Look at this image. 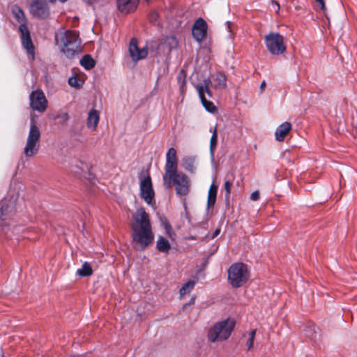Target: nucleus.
I'll list each match as a JSON object with an SVG mask.
<instances>
[{"instance_id": "nucleus-1", "label": "nucleus", "mask_w": 357, "mask_h": 357, "mask_svg": "<svg viewBox=\"0 0 357 357\" xmlns=\"http://www.w3.org/2000/svg\"><path fill=\"white\" fill-rule=\"evenodd\" d=\"M131 228L132 241L139 246L141 250L145 249L153 243L154 234L152 231L149 215L144 208H137L133 214Z\"/></svg>"}, {"instance_id": "nucleus-2", "label": "nucleus", "mask_w": 357, "mask_h": 357, "mask_svg": "<svg viewBox=\"0 0 357 357\" xmlns=\"http://www.w3.org/2000/svg\"><path fill=\"white\" fill-rule=\"evenodd\" d=\"M54 39L61 52L68 59L74 58L82 51L81 40L75 31L59 30L56 32Z\"/></svg>"}, {"instance_id": "nucleus-3", "label": "nucleus", "mask_w": 357, "mask_h": 357, "mask_svg": "<svg viewBox=\"0 0 357 357\" xmlns=\"http://www.w3.org/2000/svg\"><path fill=\"white\" fill-rule=\"evenodd\" d=\"M163 181L166 188H170L175 185L176 192L179 196H185L189 192L190 180L182 172H172L169 176L165 174Z\"/></svg>"}, {"instance_id": "nucleus-4", "label": "nucleus", "mask_w": 357, "mask_h": 357, "mask_svg": "<svg viewBox=\"0 0 357 357\" xmlns=\"http://www.w3.org/2000/svg\"><path fill=\"white\" fill-rule=\"evenodd\" d=\"M234 326V321L230 319L215 324L208 331V340L212 342L227 340L230 336Z\"/></svg>"}, {"instance_id": "nucleus-5", "label": "nucleus", "mask_w": 357, "mask_h": 357, "mask_svg": "<svg viewBox=\"0 0 357 357\" xmlns=\"http://www.w3.org/2000/svg\"><path fill=\"white\" fill-rule=\"evenodd\" d=\"M228 282L234 288L242 287L249 278L248 267L243 263H234L229 268Z\"/></svg>"}, {"instance_id": "nucleus-6", "label": "nucleus", "mask_w": 357, "mask_h": 357, "mask_svg": "<svg viewBox=\"0 0 357 357\" xmlns=\"http://www.w3.org/2000/svg\"><path fill=\"white\" fill-rule=\"evenodd\" d=\"M40 132L36 126L35 120L31 119L30 129L24 148V154L26 158H31L36 155L40 149Z\"/></svg>"}, {"instance_id": "nucleus-7", "label": "nucleus", "mask_w": 357, "mask_h": 357, "mask_svg": "<svg viewBox=\"0 0 357 357\" xmlns=\"http://www.w3.org/2000/svg\"><path fill=\"white\" fill-rule=\"evenodd\" d=\"M13 13L17 20L20 23L19 31L21 34L22 45L28 53H33V45L31 39L30 33L26 24V19L24 12L22 9L17 7L13 10Z\"/></svg>"}, {"instance_id": "nucleus-8", "label": "nucleus", "mask_w": 357, "mask_h": 357, "mask_svg": "<svg viewBox=\"0 0 357 357\" xmlns=\"http://www.w3.org/2000/svg\"><path fill=\"white\" fill-rule=\"evenodd\" d=\"M265 44L273 55H280L286 51L284 38L278 33H269L265 36Z\"/></svg>"}, {"instance_id": "nucleus-9", "label": "nucleus", "mask_w": 357, "mask_h": 357, "mask_svg": "<svg viewBox=\"0 0 357 357\" xmlns=\"http://www.w3.org/2000/svg\"><path fill=\"white\" fill-rule=\"evenodd\" d=\"M210 83L211 80L209 79H205L204 83L197 84L195 85V87L199 93L203 106L208 112L213 113L216 110V107L212 102L207 100L205 96V93H207L208 97H211V93L209 89Z\"/></svg>"}, {"instance_id": "nucleus-10", "label": "nucleus", "mask_w": 357, "mask_h": 357, "mask_svg": "<svg viewBox=\"0 0 357 357\" xmlns=\"http://www.w3.org/2000/svg\"><path fill=\"white\" fill-rule=\"evenodd\" d=\"M31 108L38 112H44L47 107V100L41 90L31 91L29 95Z\"/></svg>"}, {"instance_id": "nucleus-11", "label": "nucleus", "mask_w": 357, "mask_h": 357, "mask_svg": "<svg viewBox=\"0 0 357 357\" xmlns=\"http://www.w3.org/2000/svg\"><path fill=\"white\" fill-rule=\"evenodd\" d=\"M140 179V195L147 204L151 205L154 200V191L152 186L151 178L149 175Z\"/></svg>"}, {"instance_id": "nucleus-12", "label": "nucleus", "mask_w": 357, "mask_h": 357, "mask_svg": "<svg viewBox=\"0 0 357 357\" xmlns=\"http://www.w3.org/2000/svg\"><path fill=\"white\" fill-rule=\"evenodd\" d=\"M31 13L39 18H46L49 15L50 11L47 3L44 0H35L30 5Z\"/></svg>"}, {"instance_id": "nucleus-13", "label": "nucleus", "mask_w": 357, "mask_h": 357, "mask_svg": "<svg viewBox=\"0 0 357 357\" xmlns=\"http://www.w3.org/2000/svg\"><path fill=\"white\" fill-rule=\"evenodd\" d=\"M129 52L132 60L136 62L147 56L148 49L146 46L142 48L139 47L137 40L132 38L130 42Z\"/></svg>"}, {"instance_id": "nucleus-14", "label": "nucleus", "mask_w": 357, "mask_h": 357, "mask_svg": "<svg viewBox=\"0 0 357 357\" xmlns=\"http://www.w3.org/2000/svg\"><path fill=\"white\" fill-rule=\"evenodd\" d=\"M192 36L199 43L202 42L206 37L207 24L202 18L197 19L192 29Z\"/></svg>"}, {"instance_id": "nucleus-15", "label": "nucleus", "mask_w": 357, "mask_h": 357, "mask_svg": "<svg viewBox=\"0 0 357 357\" xmlns=\"http://www.w3.org/2000/svg\"><path fill=\"white\" fill-rule=\"evenodd\" d=\"M176 150L174 148L169 149L166 154V163L165 166V174L170 175L172 172L177 171Z\"/></svg>"}, {"instance_id": "nucleus-16", "label": "nucleus", "mask_w": 357, "mask_h": 357, "mask_svg": "<svg viewBox=\"0 0 357 357\" xmlns=\"http://www.w3.org/2000/svg\"><path fill=\"white\" fill-rule=\"evenodd\" d=\"M139 0H116L118 10L122 13L134 12L138 6Z\"/></svg>"}, {"instance_id": "nucleus-17", "label": "nucleus", "mask_w": 357, "mask_h": 357, "mask_svg": "<svg viewBox=\"0 0 357 357\" xmlns=\"http://www.w3.org/2000/svg\"><path fill=\"white\" fill-rule=\"evenodd\" d=\"M291 130V124L289 122L282 123L277 128L275 132V139L278 142H282Z\"/></svg>"}, {"instance_id": "nucleus-18", "label": "nucleus", "mask_w": 357, "mask_h": 357, "mask_svg": "<svg viewBox=\"0 0 357 357\" xmlns=\"http://www.w3.org/2000/svg\"><path fill=\"white\" fill-rule=\"evenodd\" d=\"M196 158L195 156L187 155L182 159V166L188 172L194 173L196 169Z\"/></svg>"}, {"instance_id": "nucleus-19", "label": "nucleus", "mask_w": 357, "mask_h": 357, "mask_svg": "<svg viewBox=\"0 0 357 357\" xmlns=\"http://www.w3.org/2000/svg\"><path fill=\"white\" fill-rule=\"evenodd\" d=\"M218 192V185L212 183L209 188L207 197V208L209 209L213 207L216 202V197Z\"/></svg>"}, {"instance_id": "nucleus-20", "label": "nucleus", "mask_w": 357, "mask_h": 357, "mask_svg": "<svg viewBox=\"0 0 357 357\" xmlns=\"http://www.w3.org/2000/svg\"><path fill=\"white\" fill-rule=\"evenodd\" d=\"M100 119L99 112L96 109H91L87 118V126L96 130Z\"/></svg>"}, {"instance_id": "nucleus-21", "label": "nucleus", "mask_w": 357, "mask_h": 357, "mask_svg": "<svg viewBox=\"0 0 357 357\" xmlns=\"http://www.w3.org/2000/svg\"><path fill=\"white\" fill-rule=\"evenodd\" d=\"M156 248L161 252H168L171 248V245L167 239L162 236H159L156 242Z\"/></svg>"}, {"instance_id": "nucleus-22", "label": "nucleus", "mask_w": 357, "mask_h": 357, "mask_svg": "<svg viewBox=\"0 0 357 357\" xmlns=\"http://www.w3.org/2000/svg\"><path fill=\"white\" fill-rule=\"evenodd\" d=\"M213 81L214 87L216 89H225L227 86V77L222 73L216 74Z\"/></svg>"}, {"instance_id": "nucleus-23", "label": "nucleus", "mask_w": 357, "mask_h": 357, "mask_svg": "<svg viewBox=\"0 0 357 357\" xmlns=\"http://www.w3.org/2000/svg\"><path fill=\"white\" fill-rule=\"evenodd\" d=\"M81 66L86 70H91L95 66V61L91 55L86 54L80 60Z\"/></svg>"}, {"instance_id": "nucleus-24", "label": "nucleus", "mask_w": 357, "mask_h": 357, "mask_svg": "<svg viewBox=\"0 0 357 357\" xmlns=\"http://www.w3.org/2000/svg\"><path fill=\"white\" fill-rule=\"evenodd\" d=\"M93 271L88 262H84L81 268L77 271V274L81 277H87L92 275Z\"/></svg>"}, {"instance_id": "nucleus-25", "label": "nucleus", "mask_w": 357, "mask_h": 357, "mask_svg": "<svg viewBox=\"0 0 357 357\" xmlns=\"http://www.w3.org/2000/svg\"><path fill=\"white\" fill-rule=\"evenodd\" d=\"M164 45L168 47L169 52H170L177 47L178 41L175 36H169L165 38Z\"/></svg>"}, {"instance_id": "nucleus-26", "label": "nucleus", "mask_w": 357, "mask_h": 357, "mask_svg": "<svg viewBox=\"0 0 357 357\" xmlns=\"http://www.w3.org/2000/svg\"><path fill=\"white\" fill-rule=\"evenodd\" d=\"M195 285V282L190 280L185 283L183 286L180 289V295L183 296L187 294H189Z\"/></svg>"}, {"instance_id": "nucleus-27", "label": "nucleus", "mask_w": 357, "mask_h": 357, "mask_svg": "<svg viewBox=\"0 0 357 357\" xmlns=\"http://www.w3.org/2000/svg\"><path fill=\"white\" fill-rule=\"evenodd\" d=\"M218 142V133H217V126L215 127L214 130L213 132L212 136L210 140V151L211 155H213L215 149L217 146Z\"/></svg>"}, {"instance_id": "nucleus-28", "label": "nucleus", "mask_w": 357, "mask_h": 357, "mask_svg": "<svg viewBox=\"0 0 357 357\" xmlns=\"http://www.w3.org/2000/svg\"><path fill=\"white\" fill-rule=\"evenodd\" d=\"M82 81L76 76L70 77L68 79L69 85L75 89H80L82 86Z\"/></svg>"}, {"instance_id": "nucleus-29", "label": "nucleus", "mask_w": 357, "mask_h": 357, "mask_svg": "<svg viewBox=\"0 0 357 357\" xmlns=\"http://www.w3.org/2000/svg\"><path fill=\"white\" fill-rule=\"evenodd\" d=\"M256 335V330H252L249 333V337L247 340L246 345L248 350H250L253 348L254 340Z\"/></svg>"}, {"instance_id": "nucleus-30", "label": "nucleus", "mask_w": 357, "mask_h": 357, "mask_svg": "<svg viewBox=\"0 0 357 357\" xmlns=\"http://www.w3.org/2000/svg\"><path fill=\"white\" fill-rule=\"evenodd\" d=\"M305 335L310 339L315 338L317 337L315 326H312L307 327V328L305 330Z\"/></svg>"}, {"instance_id": "nucleus-31", "label": "nucleus", "mask_w": 357, "mask_h": 357, "mask_svg": "<svg viewBox=\"0 0 357 357\" xmlns=\"http://www.w3.org/2000/svg\"><path fill=\"white\" fill-rule=\"evenodd\" d=\"M8 206L2 205L0 208V225L6 220L7 211L8 210Z\"/></svg>"}, {"instance_id": "nucleus-32", "label": "nucleus", "mask_w": 357, "mask_h": 357, "mask_svg": "<svg viewBox=\"0 0 357 357\" xmlns=\"http://www.w3.org/2000/svg\"><path fill=\"white\" fill-rule=\"evenodd\" d=\"M165 233L166 234L173 240L176 236L174 231L172 230V227L169 223L167 222L165 225Z\"/></svg>"}, {"instance_id": "nucleus-33", "label": "nucleus", "mask_w": 357, "mask_h": 357, "mask_svg": "<svg viewBox=\"0 0 357 357\" xmlns=\"http://www.w3.org/2000/svg\"><path fill=\"white\" fill-rule=\"evenodd\" d=\"M232 185V182L229 180H227L225 183L224 188L226 192V196H229L231 192V187Z\"/></svg>"}, {"instance_id": "nucleus-34", "label": "nucleus", "mask_w": 357, "mask_h": 357, "mask_svg": "<svg viewBox=\"0 0 357 357\" xmlns=\"http://www.w3.org/2000/svg\"><path fill=\"white\" fill-rule=\"evenodd\" d=\"M271 9L276 13H279L280 7L278 1L275 0L271 1Z\"/></svg>"}, {"instance_id": "nucleus-35", "label": "nucleus", "mask_w": 357, "mask_h": 357, "mask_svg": "<svg viewBox=\"0 0 357 357\" xmlns=\"http://www.w3.org/2000/svg\"><path fill=\"white\" fill-rule=\"evenodd\" d=\"M315 1H316L317 7H319L321 10H326L324 0H315Z\"/></svg>"}, {"instance_id": "nucleus-36", "label": "nucleus", "mask_w": 357, "mask_h": 357, "mask_svg": "<svg viewBox=\"0 0 357 357\" xmlns=\"http://www.w3.org/2000/svg\"><path fill=\"white\" fill-rule=\"evenodd\" d=\"M158 15L155 12H153L149 15L151 22L154 23L158 20Z\"/></svg>"}, {"instance_id": "nucleus-37", "label": "nucleus", "mask_w": 357, "mask_h": 357, "mask_svg": "<svg viewBox=\"0 0 357 357\" xmlns=\"http://www.w3.org/2000/svg\"><path fill=\"white\" fill-rule=\"evenodd\" d=\"M250 199L253 201H257L259 199V193L258 191H255L251 193Z\"/></svg>"}, {"instance_id": "nucleus-38", "label": "nucleus", "mask_w": 357, "mask_h": 357, "mask_svg": "<svg viewBox=\"0 0 357 357\" xmlns=\"http://www.w3.org/2000/svg\"><path fill=\"white\" fill-rule=\"evenodd\" d=\"M220 232V229H216L213 234L212 238H215V237L218 236L219 235Z\"/></svg>"}, {"instance_id": "nucleus-39", "label": "nucleus", "mask_w": 357, "mask_h": 357, "mask_svg": "<svg viewBox=\"0 0 357 357\" xmlns=\"http://www.w3.org/2000/svg\"><path fill=\"white\" fill-rule=\"evenodd\" d=\"M266 86L265 81H263L260 85L261 90L263 91Z\"/></svg>"}, {"instance_id": "nucleus-40", "label": "nucleus", "mask_w": 357, "mask_h": 357, "mask_svg": "<svg viewBox=\"0 0 357 357\" xmlns=\"http://www.w3.org/2000/svg\"><path fill=\"white\" fill-rule=\"evenodd\" d=\"M227 25L228 31H229V32H231V22H229V21H228V22H227Z\"/></svg>"}, {"instance_id": "nucleus-41", "label": "nucleus", "mask_w": 357, "mask_h": 357, "mask_svg": "<svg viewBox=\"0 0 357 357\" xmlns=\"http://www.w3.org/2000/svg\"><path fill=\"white\" fill-rule=\"evenodd\" d=\"M1 357H4L3 356H1Z\"/></svg>"}]
</instances>
